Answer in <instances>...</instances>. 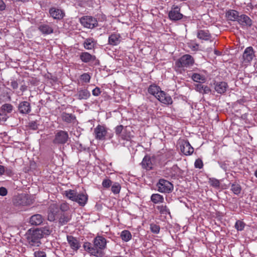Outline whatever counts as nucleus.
Returning a JSON list of instances; mask_svg holds the SVG:
<instances>
[{
  "mask_svg": "<svg viewBox=\"0 0 257 257\" xmlns=\"http://www.w3.org/2000/svg\"><path fill=\"white\" fill-rule=\"evenodd\" d=\"M151 230L153 233H158L160 231V227L159 225L153 224L151 225Z\"/></svg>",
  "mask_w": 257,
  "mask_h": 257,
  "instance_id": "nucleus-46",
  "label": "nucleus"
},
{
  "mask_svg": "<svg viewBox=\"0 0 257 257\" xmlns=\"http://www.w3.org/2000/svg\"><path fill=\"white\" fill-rule=\"evenodd\" d=\"M30 201L26 194H20L16 196L13 199V203L16 206H25L30 204Z\"/></svg>",
  "mask_w": 257,
  "mask_h": 257,
  "instance_id": "nucleus-13",
  "label": "nucleus"
},
{
  "mask_svg": "<svg viewBox=\"0 0 257 257\" xmlns=\"http://www.w3.org/2000/svg\"><path fill=\"white\" fill-rule=\"evenodd\" d=\"M29 126L31 128L33 129L34 130H36L38 128L37 123H36V122H35L34 121H32L30 122L29 123Z\"/></svg>",
  "mask_w": 257,
  "mask_h": 257,
  "instance_id": "nucleus-55",
  "label": "nucleus"
},
{
  "mask_svg": "<svg viewBox=\"0 0 257 257\" xmlns=\"http://www.w3.org/2000/svg\"><path fill=\"white\" fill-rule=\"evenodd\" d=\"M39 30L44 35H49L53 33V29L48 24H42L38 27Z\"/></svg>",
  "mask_w": 257,
  "mask_h": 257,
  "instance_id": "nucleus-22",
  "label": "nucleus"
},
{
  "mask_svg": "<svg viewBox=\"0 0 257 257\" xmlns=\"http://www.w3.org/2000/svg\"><path fill=\"white\" fill-rule=\"evenodd\" d=\"M197 37L199 39L207 41L210 39L211 35L208 30H200L198 31Z\"/></svg>",
  "mask_w": 257,
  "mask_h": 257,
  "instance_id": "nucleus-25",
  "label": "nucleus"
},
{
  "mask_svg": "<svg viewBox=\"0 0 257 257\" xmlns=\"http://www.w3.org/2000/svg\"><path fill=\"white\" fill-rule=\"evenodd\" d=\"M204 85L201 84V83L199 84H197L195 85V90L200 92L202 93Z\"/></svg>",
  "mask_w": 257,
  "mask_h": 257,
  "instance_id": "nucleus-49",
  "label": "nucleus"
},
{
  "mask_svg": "<svg viewBox=\"0 0 257 257\" xmlns=\"http://www.w3.org/2000/svg\"><path fill=\"white\" fill-rule=\"evenodd\" d=\"M245 225V223L242 221L238 220L236 221V223L235 224V228L238 231H242V230H243Z\"/></svg>",
  "mask_w": 257,
  "mask_h": 257,
  "instance_id": "nucleus-40",
  "label": "nucleus"
},
{
  "mask_svg": "<svg viewBox=\"0 0 257 257\" xmlns=\"http://www.w3.org/2000/svg\"><path fill=\"white\" fill-rule=\"evenodd\" d=\"M80 59L81 60L85 63H87L90 62L91 61H94L95 60L96 57L94 55H92L88 52H83L80 55Z\"/></svg>",
  "mask_w": 257,
  "mask_h": 257,
  "instance_id": "nucleus-30",
  "label": "nucleus"
},
{
  "mask_svg": "<svg viewBox=\"0 0 257 257\" xmlns=\"http://www.w3.org/2000/svg\"><path fill=\"white\" fill-rule=\"evenodd\" d=\"M92 93L93 95L97 96L100 94L101 91L99 87H96L92 90Z\"/></svg>",
  "mask_w": 257,
  "mask_h": 257,
  "instance_id": "nucleus-53",
  "label": "nucleus"
},
{
  "mask_svg": "<svg viewBox=\"0 0 257 257\" xmlns=\"http://www.w3.org/2000/svg\"><path fill=\"white\" fill-rule=\"evenodd\" d=\"M17 1L19 2H25L26 0H17Z\"/></svg>",
  "mask_w": 257,
  "mask_h": 257,
  "instance_id": "nucleus-63",
  "label": "nucleus"
},
{
  "mask_svg": "<svg viewBox=\"0 0 257 257\" xmlns=\"http://www.w3.org/2000/svg\"><path fill=\"white\" fill-rule=\"evenodd\" d=\"M80 22L84 27L88 29H93L98 25L97 20L91 16H84L80 19Z\"/></svg>",
  "mask_w": 257,
  "mask_h": 257,
  "instance_id": "nucleus-7",
  "label": "nucleus"
},
{
  "mask_svg": "<svg viewBox=\"0 0 257 257\" xmlns=\"http://www.w3.org/2000/svg\"><path fill=\"white\" fill-rule=\"evenodd\" d=\"M156 98L159 101L165 104H170L172 103L171 97L162 90H161L159 93L156 95Z\"/></svg>",
  "mask_w": 257,
  "mask_h": 257,
  "instance_id": "nucleus-16",
  "label": "nucleus"
},
{
  "mask_svg": "<svg viewBox=\"0 0 257 257\" xmlns=\"http://www.w3.org/2000/svg\"><path fill=\"white\" fill-rule=\"evenodd\" d=\"M7 119L6 113H0V121H5Z\"/></svg>",
  "mask_w": 257,
  "mask_h": 257,
  "instance_id": "nucleus-57",
  "label": "nucleus"
},
{
  "mask_svg": "<svg viewBox=\"0 0 257 257\" xmlns=\"http://www.w3.org/2000/svg\"><path fill=\"white\" fill-rule=\"evenodd\" d=\"M90 96V93L88 90L85 89H79L76 94V96L79 99H86Z\"/></svg>",
  "mask_w": 257,
  "mask_h": 257,
  "instance_id": "nucleus-28",
  "label": "nucleus"
},
{
  "mask_svg": "<svg viewBox=\"0 0 257 257\" xmlns=\"http://www.w3.org/2000/svg\"><path fill=\"white\" fill-rule=\"evenodd\" d=\"M228 87V84L225 82H215L214 83V87L215 90L218 93L220 94L224 93L226 92Z\"/></svg>",
  "mask_w": 257,
  "mask_h": 257,
  "instance_id": "nucleus-17",
  "label": "nucleus"
},
{
  "mask_svg": "<svg viewBox=\"0 0 257 257\" xmlns=\"http://www.w3.org/2000/svg\"><path fill=\"white\" fill-rule=\"evenodd\" d=\"M194 165L195 168L201 169L203 166V162L201 159H198L195 161Z\"/></svg>",
  "mask_w": 257,
  "mask_h": 257,
  "instance_id": "nucleus-48",
  "label": "nucleus"
},
{
  "mask_svg": "<svg viewBox=\"0 0 257 257\" xmlns=\"http://www.w3.org/2000/svg\"><path fill=\"white\" fill-rule=\"evenodd\" d=\"M198 47V45L197 44H195L193 46H192V47L191 46H190V47L192 49V50H196L197 49V47Z\"/></svg>",
  "mask_w": 257,
  "mask_h": 257,
  "instance_id": "nucleus-61",
  "label": "nucleus"
},
{
  "mask_svg": "<svg viewBox=\"0 0 257 257\" xmlns=\"http://www.w3.org/2000/svg\"><path fill=\"white\" fill-rule=\"evenodd\" d=\"M27 240L31 246H39L42 238V231L37 229L33 231L29 230L26 234Z\"/></svg>",
  "mask_w": 257,
  "mask_h": 257,
  "instance_id": "nucleus-3",
  "label": "nucleus"
},
{
  "mask_svg": "<svg viewBox=\"0 0 257 257\" xmlns=\"http://www.w3.org/2000/svg\"><path fill=\"white\" fill-rule=\"evenodd\" d=\"M18 110L22 114H28L31 111L30 103L28 101H22L20 103L18 106Z\"/></svg>",
  "mask_w": 257,
  "mask_h": 257,
  "instance_id": "nucleus-18",
  "label": "nucleus"
},
{
  "mask_svg": "<svg viewBox=\"0 0 257 257\" xmlns=\"http://www.w3.org/2000/svg\"><path fill=\"white\" fill-rule=\"evenodd\" d=\"M63 195L68 199L78 203L83 206L87 202L88 196L86 193H78L75 190L68 189L63 192Z\"/></svg>",
  "mask_w": 257,
  "mask_h": 257,
  "instance_id": "nucleus-2",
  "label": "nucleus"
},
{
  "mask_svg": "<svg viewBox=\"0 0 257 257\" xmlns=\"http://www.w3.org/2000/svg\"><path fill=\"white\" fill-rule=\"evenodd\" d=\"M111 181L107 178L104 179L102 182V185L103 187L105 188H108L110 187V186L111 185Z\"/></svg>",
  "mask_w": 257,
  "mask_h": 257,
  "instance_id": "nucleus-42",
  "label": "nucleus"
},
{
  "mask_svg": "<svg viewBox=\"0 0 257 257\" xmlns=\"http://www.w3.org/2000/svg\"><path fill=\"white\" fill-rule=\"evenodd\" d=\"M157 209L161 214H170V210L166 205L162 204L157 206Z\"/></svg>",
  "mask_w": 257,
  "mask_h": 257,
  "instance_id": "nucleus-35",
  "label": "nucleus"
},
{
  "mask_svg": "<svg viewBox=\"0 0 257 257\" xmlns=\"http://www.w3.org/2000/svg\"><path fill=\"white\" fill-rule=\"evenodd\" d=\"M69 138L67 132L62 130L56 131L53 143L57 145H63L67 142Z\"/></svg>",
  "mask_w": 257,
  "mask_h": 257,
  "instance_id": "nucleus-6",
  "label": "nucleus"
},
{
  "mask_svg": "<svg viewBox=\"0 0 257 257\" xmlns=\"http://www.w3.org/2000/svg\"><path fill=\"white\" fill-rule=\"evenodd\" d=\"M121 186L118 183H113L111 187V191L115 194H118L120 191Z\"/></svg>",
  "mask_w": 257,
  "mask_h": 257,
  "instance_id": "nucleus-39",
  "label": "nucleus"
},
{
  "mask_svg": "<svg viewBox=\"0 0 257 257\" xmlns=\"http://www.w3.org/2000/svg\"><path fill=\"white\" fill-rule=\"evenodd\" d=\"M132 137V136L131 132L130 131H128L126 129V128L124 129L123 131L119 137V138H120L122 140H125L127 141L131 140Z\"/></svg>",
  "mask_w": 257,
  "mask_h": 257,
  "instance_id": "nucleus-34",
  "label": "nucleus"
},
{
  "mask_svg": "<svg viewBox=\"0 0 257 257\" xmlns=\"http://www.w3.org/2000/svg\"><path fill=\"white\" fill-rule=\"evenodd\" d=\"M81 79L85 82H89L90 79V76L88 73H84L81 75Z\"/></svg>",
  "mask_w": 257,
  "mask_h": 257,
  "instance_id": "nucleus-47",
  "label": "nucleus"
},
{
  "mask_svg": "<svg viewBox=\"0 0 257 257\" xmlns=\"http://www.w3.org/2000/svg\"><path fill=\"white\" fill-rule=\"evenodd\" d=\"M192 79L194 81L199 83H204L206 80L205 76L198 73H193Z\"/></svg>",
  "mask_w": 257,
  "mask_h": 257,
  "instance_id": "nucleus-36",
  "label": "nucleus"
},
{
  "mask_svg": "<svg viewBox=\"0 0 257 257\" xmlns=\"http://www.w3.org/2000/svg\"><path fill=\"white\" fill-rule=\"evenodd\" d=\"M8 194L7 189L4 187H0V195L2 196H5Z\"/></svg>",
  "mask_w": 257,
  "mask_h": 257,
  "instance_id": "nucleus-52",
  "label": "nucleus"
},
{
  "mask_svg": "<svg viewBox=\"0 0 257 257\" xmlns=\"http://www.w3.org/2000/svg\"><path fill=\"white\" fill-rule=\"evenodd\" d=\"M2 110L3 113H10L12 111L13 106L11 104L6 103L2 106Z\"/></svg>",
  "mask_w": 257,
  "mask_h": 257,
  "instance_id": "nucleus-37",
  "label": "nucleus"
},
{
  "mask_svg": "<svg viewBox=\"0 0 257 257\" xmlns=\"http://www.w3.org/2000/svg\"><path fill=\"white\" fill-rule=\"evenodd\" d=\"M50 17L53 19L57 20H62L65 16L63 10L56 7H52L49 9V11Z\"/></svg>",
  "mask_w": 257,
  "mask_h": 257,
  "instance_id": "nucleus-12",
  "label": "nucleus"
},
{
  "mask_svg": "<svg viewBox=\"0 0 257 257\" xmlns=\"http://www.w3.org/2000/svg\"><path fill=\"white\" fill-rule=\"evenodd\" d=\"M123 126L122 125H119L115 127V132L116 135L119 137L120 135L121 134L122 132L123 131Z\"/></svg>",
  "mask_w": 257,
  "mask_h": 257,
  "instance_id": "nucleus-45",
  "label": "nucleus"
},
{
  "mask_svg": "<svg viewBox=\"0 0 257 257\" xmlns=\"http://www.w3.org/2000/svg\"><path fill=\"white\" fill-rule=\"evenodd\" d=\"M194 62L193 58L190 55L186 54L176 61L175 66L177 68V70H180L181 69L184 70L185 68L192 66Z\"/></svg>",
  "mask_w": 257,
  "mask_h": 257,
  "instance_id": "nucleus-4",
  "label": "nucleus"
},
{
  "mask_svg": "<svg viewBox=\"0 0 257 257\" xmlns=\"http://www.w3.org/2000/svg\"><path fill=\"white\" fill-rule=\"evenodd\" d=\"M5 167L4 166L0 165V176L3 175L5 173Z\"/></svg>",
  "mask_w": 257,
  "mask_h": 257,
  "instance_id": "nucleus-59",
  "label": "nucleus"
},
{
  "mask_svg": "<svg viewBox=\"0 0 257 257\" xmlns=\"http://www.w3.org/2000/svg\"><path fill=\"white\" fill-rule=\"evenodd\" d=\"M59 209H60L62 212H64L69 209V205L66 202H63L61 204L60 207H59Z\"/></svg>",
  "mask_w": 257,
  "mask_h": 257,
  "instance_id": "nucleus-43",
  "label": "nucleus"
},
{
  "mask_svg": "<svg viewBox=\"0 0 257 257\" xmlns=\"http://www.w3.org/2000/svg\"><path fill=\"white\" fill-rule=\"evenodd\" d=\"M5 172L8 176H12L14 174L13 169L11 167L6 168Z\"/></svg>",
  "mask_w": 257,
  "mask_h": 257,
  "instance_id": "nucleus-54",
  "label": "nucleus"
},
{
  "mask_svg": "<svg viewBox=\"0 0 257 257\" xmlns=\"http://www.w3.org/2000/svg\"><path fill=\"white\" fill-rule=\"evenodd\" d=\"M107 241L102 236L98 235L93 240V246L88 242L83 244L84 250L91 255L101 257L103 255L102 250L106 247Z\"/></svg>",
  "mask_w": 257,
  "mask_h": 257,
  "instance_id": "nucleus-1",
  "label": "nucleus"
},
{
  "mask_svg": "<svg viewBox=\"0 0 257 257\" xmlns=\"http://www.w3.org/2000/svg\"><path fill=\"white\" fill-rule=\"evenodd\" d=\"M11 86L14 89H16L18 88V83L15 79H11Z\"/></svg>",
  "mask_w": 257,
  "mask_h": 257,
  "instance_id": "nucleus-51",
  "label": "nucleus"
},
{
  "mask_svg": "<svg viewBox=\"0 0 257 257\" xmlns=\"http://www.w3.org/2000/svg\"><path fill=\"white\" fill-rule=\"evenodd\" d=\"M148 90L150 94L155 96V97H156V95L159 93V92H160V91H161V89L159 86H158L155 84H153V85H151L149 86Z\"/></svg>",
  "mask_w": 257,
  "mask_h": 257,
  "instance_id": "nucleus-33",
  "label": "nucleus"
},
{
  "mask_svg": "<svg viewBox=\"0 0 257 257\" xmlns=\"http://www.w3.org/2000/svg\"><path fill=\"white\" fill-rule=\"evenodd\" d=\"M254 175L257 178V170L254 172Z\"/></svg>",
  "mask_w": 257,
  "mask_h": 257,
  "instance_id": "nucleus-62",
  "label": "nucleus"
},
{
  "mask_svg": "<svg viewBox=\"0 0 257 257\" xmlns=\"http://www.w3.org/2000/svg\"><path fill=\"white\" fill-rule=\"evenodd\" d=\"M61 117L63 121L67 123H74L76 121V117L74 114L72 113H68L63 112L61 114Z\"/></svg>",
  "mask_w": 257,
  "mask_h": 257,
  "instance_id": "nucleus-23",
  "label": "nucleus"
},
{
  "mask_svg": "<svg viewBox=\"0 0 257 257\" xmlns=\"http://www.w3.org/2000/svg\"><path fill=\"white\" fill-rule=\"evenodd\" d=\"M27 88V87L25 85H22L20 87V90L22 92H24L26 90Z\"/></svg>",
  "mask_w": 257,
  "mask_h": 257,
  "instance_id": "nucleus-60",
  "label": "nucleus"
},
{
  "mask_svg": "<svg viewBox=\"0 0 257 257\" xmlns=\"http://www.w3.org/2000/svg\"><path fill=\"white\" fill-rule=\"evenodd\" d=\"M237 21L243 27H250L252 25L251 20L245 15L239 16Z\"/></svg>",
  "mask_w": 257,
  "mask_h": 257,
  "instance_id": "nucleus-19",
  "label": "nucleus"
},
{
  "mask_svg": "<svg viewBox=\"0 0 257 257\" xmlns=\"http://www.w3.org/2000/svg\"><path fill=\"white\" fill-rule=\"evenodd\" d=\"M67 239L68 242L72 249L76 250L79 249L80 245L78 240L76 238L72 236H67Z\"/></svg>",
  "mask_w": 257,
  "mask_h": 257,
  "instance_id": "nucleus-21",
  "label": "nucleus"
},
{
  "mask_svg": "<svg viewBox=\"0 0 257 257\" xmlns=\"http://www.w3.org/2000/svg\"><path fill=\"white\" fill-rule=\"evenodd\" d=\"M95 45V41L92 38H89L86 39L83 43L84 47L87 50H91L93 49Z\"/></svg>",
  "mask_w": 257,
  "mask_h": 257,
  "instance_id": "nucleus-31",
  "label": "nucleus"
},
{
  "mask_svg": "<svg viewBox=\"0 0 257 257\" xmlns=\"http://www.w3.org/2000/svg\"><path fill=\"white\" fill-rule=\"evenodd\" d=\"M209 183L210 185L214 187H219L220 186V182L219 180L215 178L209 179Z\"/></svg>",
  "mask_w": 257,
  "mask_h": 257,
  "instance_id": "nucleus-41",
  "label": "nucleus"
},
{
  "mask_svg": "<svg viewBox=\"0 0 257 257\" xmlns=\"http://www.w3.org/2000/svg\"><path fill=\"white\" fill-rule=\"evenodd\" d=\"M60 210L59 206L56 203L51 204L48 211V219L50 221H54L58 218Z\"/></svg>",
  "mask_w": 257,
  "mask_h": 257,
  "instance_id": "nucleus-9",
  "label": "nucleus"
},
{
  "mask_svg": "<svg viewBox=\"0 0 257 257\" xmlns=\"http://www.w3.org/2000/svg\"><path fill=\"white\" fill-rule=\"evenodd\" d=\"M231 190L235 194L238 195L240 193L241 188L238 184L233 183L231 185Z\"/></svg>",
  "mask_w": 257,
  "mask_h": 257,
  "instance_id": "nucleus-38",
  "label": "nucleus"
},
{
  "mask_svg": "<svg viewBox=\"0 0 257 257\" xmlns=\"http://www.w3.org/2000/svg\"><path fill=\"white\" fill-rule=\"evenodd\" d=\"M255 70H256V72H257V64H256V66H255Z\"/></svg>",
  "mask_w": 257,
  "mask_h": 257,
  "instance_id": "nucleus-64",
  "label": "nucleus"
},
{
  "mask_svg": "<svg viewBox=\"0 0 257 257\" xmlns=\"http://www.w3.org/2000/svg\"><path fill=\"white\" fill-rule=\"evenodd\" d=\"M211 92L210 88L208 86L204 85L202 93L203 94H208Z\"/></svg>",
  "mask_w": 257,
  "mask_h": 257,
  "instance_id": "nucleus-56",
  "label": "nucleus"
},
{
  "mask_svg": "<svg viewBox=\"0 0 257 257\" xmlns=\"http://www.w3.org/2000/svg\"><path fill=\"white\" fill-rule=\"evenodd\" d=\"M121 42V36L119 34L113 33L108 37V44L112 46L118 45Z\"/></svg>",
  "mask_w": 257,
  "mask_h": 257,
  "instance_id": "nucleus-20",
  "label": "nucleus"
},
{
  "mask_svg": "<svg viewBox=\"0 0 257 257\" xmlns=\"http://www.w3.org/2000/svg\"><path fill=\"white\" fill-rule=\"evenodd\" d=\"M226 17L230 21H237L239 17V13L235 10H230L226 12Z\"/></svg>",
  "mask_w": 257,
  "mask_h": 257,
  "instance_id": "nucleus-27",
  "label": "nucleus"
},
{
  "mask_svg": "<svg viewBox=\"0 0 257 257\" xmlns=\"http://www.w3.org/2000/svg\"><path fill=\"white\" fill-rule=\"evenodd\" d=\"M6 8V5L3 0H0V11L4 10Z\"/></svg>",
  "mask_w": 257,
  "mask_h": 257,
  "instance_id": "nucleus-58",
  "label": "nucleus"
},
{
  "mask_svg": "<svg viewBox=\"0 0 257 257\" xmlns=\"http://www.w3.org/2000/svg\"><path fill=\"white\" fill-rule=\"evenodd\" d=\"M168 17L171 21H177L182 19L183 15L180 13V8L178 6L173 5L169 12Z\"/></svg>",
  "mask_w": 257,
  "mask_h": 257,
  "instance_id": "nucleus-8",
  "label": "nucleus"
},
{
  "mask_svg": "<svg viewBox=\"0 0 257 257\" xmlns=\"http://www.w3.org/2000/svg\"><path fill=\"white\" fill-rule=\"evenodd\" d=\"M255 57L254 51L251 46L246 48L242 54L243 62L244 63H250Z\"/></svg>",
  "mask_w": 257,
  "mask_h": 257,
  "instance_id": "nucleus-11",
  "label": "nucleus"
},
{
  "mask_svg": "<svg viewBox=\"0 0 257 257\" xmlns=\"http://www.w3.org/2000/svg\"><path fill=\"white\" fill-rule=\"evenodd\" d=\"M40 230L42 231V238L44 235H49L51 232V231L50 230V229H49V228L48 227H43L42 229H40Z\"/></svg>",
  "mask_w": 257,
  "mask_h": 257,
  "instance_id": "nucleus-44",
  "label": "nucleus"
},
{
  "mask_svg": "<svg viewBox=\"0 0 257 257\" xmlns=\"http://www.w3.org/2000/svg\"><path fill=\"white\" fill-rule=\"evenodd\" d=\"M155 158L149 156H145L142 162V165L143 168L147 170H152L155 163Z\"/></svg>",
  "mask_w": 257,
  "mask_h": 257,
  "instance_id": "nucleus-14",
  "label": "nucleus"
},
{
  "mask_svg": "<svg viewBox=\"0 0 257 257\" xmlns=\"http://www.w3.org/2000/svg\"><path fill=\"white\" fill-rule=\"evenodd\" d=\"M94 134L96 139L104 140L107 134V129L105 126L98 125L94 128Z\"/></svg>",
  "mask_w": 257,
  "mask_h": 257,
  "instance_id": "nucleus-10",
  "label": "nucleus"
},
{
  "mask_svg": "<svg viewBox=\"0 0 257 257\" xmlns=\"http://www.w3.org/2000/svg\"><path fill=\"white\" fill-rule=\"evenodd\" d=\"M71 218L70 214L65 212H61L59 217V223L61 225L66 224Z\"/></svg>",
  "mask_w": 257,
  "mask_h": 257,
  "instance_id": "nucleus-26",
  "label": "nucleus"
},
{
  "mask_svg": "<svg viewBox=\"0 0 257 257\" xmlns=\"http://www.w3.org/2000/svg\"><path fill=\"white\" fill-rule=\"evenodd\" d=\"M43 221V218L40 214H37L32 216L30 219V223L33 225H40Z\"/></svg>",
  "mask_w": 257,
  "mask_h": 257,
  "instance_id": "nucleus-24",
  "label": "nucleus"
},
{
  "mask_svg": "<svg viewBox=\"0 0 257 257\" xmlns=\"http://www.w3.org/2000/svg\"><path fill=\"white\" fill-rule=\"evenodd\" d=\"M120 236L121 239L125 242L130 241L132 238L131 232L127 230H124L122 231L120 233Z\"/></svg>",
  "mask_w": 257,
  "mask_h": 257,
  "instance_id": "nucleus-32",
  "label": "nucleus"
},
{
  "mask_svg": "<svg viewBox=\"0 0 257 257\" xmlns=\"http://www.w3.org/2000/svg\"><path fill=\"white\" fill-rule=\"evenodd\" d=\"M35 257H46V253L43 251H37L34 253Z\"/></svg>",
  "mask_w": 257,
  "mask_h": 257,
  "instance_id": "nucleus-50",
  "label": "nucleus"
},
{
  "mask_svg": "<svg viewBox=\"0 0 257 257\" xmlns=\"http://www.w3.org/2000/svg\"><path fill=\"white\" fill-rule=\"evenodd\" d=\"M157 190L162 193H170L174 189L173 185L169 181L160 179L156 184Z\"/></svg>",
  "mask_w": 257,
  "mask_h": 257,
  "instance_id": "nucleus-5",
  "label": "nucleus"
},
{
  "mask_svg": "<svg viewBox=\"0 0 257 257\" xmlns=\"http://www.w3.org/2000/svg\"><path fill=\"white\" fill-rule=\"evenodd\" d=\"M151 201L154 204L162 203L164 202V197L158 193H154L151 196Z\"/></svg>",
  "mask_w": 257,
  "mask_h": 257,
  "instance_id": "nucleus-29",
  "label": "nucleus"
},
{
  "mask_svg": "<svg viewBox=\"0 0 257 257\" xmlns=\"http://www.w3.org/2000/svg\"><path fill=\"white\" fill-rule=\"evenodd\" d=\"M181 152L185 155H190L194 152V148L188 141H182L180 145Z\"/></svg>",
  "mask_w": 257,
  "mask_h": 257,
  "instance_id": "nucleus-15",
  "label": "nucleus"
}]
</instances>
